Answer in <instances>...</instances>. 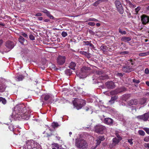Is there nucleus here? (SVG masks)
Returning a JSON list of instances; mask_svg holds the SVG:
<instances>
[{"instance_id":"obj_1","label":"nucleus","mask_w":149,"mask_h":149,"mask_svg":"<svg viewBox=\"0 0 149 149\" xmlns=\"http://www.w3.org/2000/svg\"><path fill=\"white\" fill-rule=\"evenodd\" d=\"M30 110V108L26 104L20 103L14 107L12 116L13 117L17 118H21L23 119H27L29 113H31Z\"/></svg>"},{"instance_id":"obj_2","label":"nucleus","mask_w":149,"mask_h":149,"mask_svg":"<svg viewBox=\"0 0 149 149\" xmlns=\"http://www.w3.org/2000/svg\"><path fill=\"white\" fill-rule=\"evenodd\" d=\"M75 146L79 149H86L88 146L87 141L81 138L75 139Z\"/></svg>"},{"instance_id":"obj_3","label":"nucleus","mask_w":149,"mask_h":149,"mask_svg":"<svg viewBox=\"0 0 149 149\" xmlns=\"http://www.w3.org/2000/svg\"><path fill=\"white\" fill-rule=\"evenodd\" d=\"M91 70L90 68L86 66L83 67L81 69V71L79 73H77V76L79 77L80 78H85L87 76V73Z\"/></svg>"},{"instance_id":"obj_4","label":"nucleus","mask_w":149,"mask_h":149,"mask_svg":"<svg viewBox=\"0 0 149 149\" xmlns=\"http://www.w3.org/2000/svg\"><path fill=\"white\" fill-rule=\"evenodd\" d=\"M95 129L96 133L102 134L106 130V128L102 125H97L95 127Z\"/></svg>"},{"instance_id":"obj_5","label":"nucleus","mask_w":149,"mask_h":149,"mask_svg":"<svg viewBox=\"0 0 149 149\" xmlns=\"http://www.w3.org/2000/svg\"><path fill=\"white\" fill-rule=\"evenodd\" d=\"M115 4L117 10L120 14H123L124 10L120 2L118 1H116L115 2Z\"/></svg>"},{"instance_id":"obj_6","label":"nucleus","mask_w":149,"mask_h":149,"mask_svg":"<svg viewBox=\"0 0 149 149\" xmlns=\"http://www.w3.org/2000/svg\"><path fill=\"white\" fill-rule=\"evenodd\" d=\"M149 118V113L147 112L145 113L144 114L138 116L136 117V118L138 119L142 120L144 121H147Z\"/></svg>"},{"instance_id":"obj_7","label":"nucleus","mask_w":149,"mask_h":149,"mask_svg":"<svg viewBox=\"0 0 149 149\" xmlns=\"http://www.w3.org/2000/svg\"><path fill=\"white\" fill-rule=\"evenodd\" d=\"M105 139V138L103 136H99L97 137V139L96 140L97 143L96 145L94 148L93 147L92 149H95L98 145H99L102 141H104Z\"/></svg>"},{"instance_id":"obj_8","label":"nucleus","mask_w":149,"mask_h":149,"mask_svg":"<svg viewBox=\"0 0 149 149\" xmlns=\"http://www.w3.org/2000/svg\"><path fill=\"white\" fill-rule=\"evenodd\" d=\"M142 23L146 25L149 23V17L145 15H143L141 17Z\"/></svg>"},{"instance_id":"obj_9","label":"nucleus","mask_w":149,"mask_h":149,"mask_svg":"<svg viewBox=\"0 0 149 149\" xmlns=\"http://www.w3.org/2000/svg\"><path fill=\"white\" fill-rule=\"evenodd\" d=\"M65 56H59L57 59V62L59 65H62L65 62Z\"/></svg>"},{"instance_id":"obj_10","label":"nucleus","mask_w":149,"mask_h":149,"mask_svg":"<svg viewBox=\"0 0 149 149\" xmlns=\"http://www.w3.org/2000/svg\"><path fill=\"white\" fill-rule=\"evenodd\" d=\"M74 107L77 110L81 109L82 107L85 105L86 103H72Z\"/></svg>"},{"instance_id":"obj_11","label":"nucleus","mask_w":149,"mask_h":149,"mask_svg":"<svg viewBox=\"0 0 149 149\" xmlns=\"http://www.w3.org/2000/svg\"><path fill=\"white\" fill-rule=\"evenodd\" d=\"M105 84L107 88L109 89H113L115 87L114 82L112 81L107 82Z\"/></svg>"},{"instance_id":"obj_12","label":"nucleus","mask_w":149,"mask_h":149,"mask_svg":"<svg viewBox=\"0 0 149 149\" xmlns=\"http://www.w3.org/2000/svg\"><path fill=\"white\" fill-rule=\"evenodd\" d=\"M6 46L8 48L11 49L14 47V44L13 42L10 41H8L6 42Z\"/></svg>"},{"instance_id":"obj_13","label":"nucleus","mask_w":149,"mask_h":149,"mask_svg":"<svg viewBox=\"0 0 149 149\" xmlns=\"http://www.w3.org/2000/svg\"><path fill=\"white\" fill-rule=\"evenodd\" d=\"M104 123L107 125H110L112 124L113 123V120L110 118H105L104 120Z\"/></svg>"},{"instance_id":"obj_14","label":"nucleus","mask_w":149,"mask_h":149,"mask_svg":"<svg viewBox=\"0 0 149 149\" xmlns=\"http://www.w3.org/2000/svg\"><path fill=\"white\" fill-rule=\"evenodd\" d=\"M133 68L132 67L125 66L123 67L122 70L124 72H130L133 70Z\"/></svg>"},{"instance_id":"obj_15","label":"nucleus","mask_w":149,"mask_h":149,"mask_svg":"<svg viewBox=\"0 0 149 149\" xmlns=\"http://www.w3.org/2000/svg\"><path fill=\"white\" fill-rule=\"evenodd\" d=\"M52 95L51 94H47V95H42V97L44 98L45 101H46L52 98Z\"/></svg>"},{"instance_id":"obj_16","label":"nucleus","mask_w":149,"mask_h":149,"mask_svg":"<svg viewBox=\"0 0 149 149\" xmlns=\"http://www.w3.org/2000/svg\"><path fill=\"white\" fill-rule=\"evenodd\" d=\"M85 101L83 100L78 98H75L72 100V102H85Z\"/></svg>"},{"instance_id":"obj_17","label":"nucleus","mask_w":149,"mask_h":149,"mask_svg":"<svg viewBox=\"0 0 149 149\" xmlns=\"http://www.w3.org/2000/svg\"><path fill=\"white\" fill-rule=\"evenodd\" d=\"M131 38L130 37H123L121 38V40L125 42L129 41L131 40Z\"/></svg>"},{"instance_id":"obj_18","label":"nucleus","mask_w":149,"mask_h":149,"mask_svg":"<svg viewBox=\"0 0 149 149\" xmlns=\"http://www.w3.org/2000/svg\"><path fill=\"white\" fill-rule=\"evenodd\" d=\"M120 141L118 139L116 138H113V142L114 143L112 145V146H114L115 145L117 144Z\"/></svg>"},{"instance_id":"obj_19","label":"nucleus","mask_w":149,"mask_h":149,"mask_svg":"<svg viewBox=\"0 0 149 149\" xmlns=\"http://www.w3.org/2000/svg\"><path fill=\"white\" fill-rule=\"evenodd\" d=\"M76 65V64L74 62H72L70 63L69 67L70 69L74 70L75 69V67Z\"/></svg>"},{"instance_id":"obj_20","label":"nucleus","mask_w":149,"mask_h":149,"mask_svg":"<svg viewBox=\"0 0 149 149\" xmlns=\"http://www.w3.org/2000/svg\"><path fill=\"white\" fill-rule=\"evenodd\" d=\"M59 125L57 122H53L52 123V126L54 129L58 127Z\"/></svg>"},{"instance_id":"obj_21","label":"nucleus","mask_w":149,"mask_h":149,"mask_svg":"<svg viewBox=\"0 0 149 149\" xmlns=\"http://www.w3.org/2000/svg\"><path fill=\"white\" fill-rule=\"evenodd\" d=\"M24 76L22 75H19L17 76L16 77V80L17 81H20L24 79Z\"/></svg>"},{"instance_id":"obj_22","label":"nucleus","mask_w":149,"mask_h":149,"mask_svg":"<svg viewBox=\"0 0 149 149\" xmlns=\"http://www.w3.org/2000/svg\"><path fill=\"white\" fill-rule=\"evenodd\" d=\"M126 90V88L125 87H121L119 88L117 90L116 93H119L122 92L123 91H125Z\"/></svg>"},{"instance_id":"obj_23","label":"nucleus","mask_w":149,"mask_h":149,"mask_svg":"<svg viewBox=\"0 0 149 149\" xmlns=\"http://www.w3.org/2000/svg\"><path fill=\"white\" fill-rule=\"evenodd\" d=\"M149 54V51H148L145 52L140 53L139 54V56H146L148 55Z\"/></svg>"},{"instance_id":"obj_24","label":"nucleus","mask_w":149,"mask_h":149,"mask_svg":"<svg viewBox=\"0 0 149 149\" xmlns=\"http://www.w3.org/2000/svg\"><path fill=\"white\" fill-rule=\"evenodd\" d=\"M117 96H115L113 97H111V100H110L109 101V102H117L118 101L117 100Z\"/></svg>"},{"instance_id":"obj_25","label":"nucleus","mask_w":149,"mask_h":149,"mask_svg":"<svg viewBox=\"0 0 149 149\" xmlns=\"http://www.w3.org/2000/svg\"><path fill=\"white\" fill-rule=\"evenodd\" d=\"M6 89V87L5 86L2 84H1L0 85V92H3Z\"/></svg>"},{"instance_id":"obj_26","label":"nucleus","mask_w":149,"mask_h":149,"mask_svg":"<svg viewBox=\"0 0 149 149\" xmlns=\"http://www.w3.org/2000/svg\"><path fill=\"white\" fill-rule=\"evenodd\" d=\"M45 14L50 19H54V17L50 14L49 12L48 11Z\"/></svg>"},{"instance_id":"obj_27","label":"nucleus","mask_w":149,"mask_h":149,"mask_svg":"<svg viewBox=\"0 0 149 149\" xmlns=\"http://www.w3.org/2000/svg\"><path fill=\"white\" fill-rule=\"evenodd\" d=\"M25 40L24 39L22 36H20L19 38V42L22 44H23Z\"/></svg>"},{"instance_id":"obj_28","label":"nucleus","mask_w":149,"mask_h":149,"mask_svg":"<svg viewBox=\"0 0 149 149\" xmlns=\"http://www.w3.org/2000/svg\"><path fill=\"white\" fill-rule=\"evenodd\" d=\"M138 132L140 135L143 136H144L145 134L144 132L142 130H139Z\"/></svg>"},{"instance_id":"obj_29","label":"nucleus","mask_w":149,"mask_h":149,"mask_svg":"<svg viewBox=\"0 0 149 149\" xmlns=\"http://www.w3.org/2000/svg\"><path fill=\"white\" fill-rule=\"evenodd\" d=\"M107 48L106 46H102L100 47V49L101 50L104 52L106 50Z\"/></svg>"},{"instance_id":"obj_30","label":"nucleus","mask_w":149,"mask_h":149,"mask_svg":"<svg viewBox=\"0 0 149 149\" xmlns=\"http://www.w3.org/2000/svg\"><path fill=\"white\" fill-rule=\"evenodd\" d=\"M65 73L67 75H70L72 74V72L70 69H67L65 71Z\"/></svg>"},{"instance_id":"obj_31","label":"nucleus","mask_w":149,"mask_h":149,"mask_svg":"<svg viewBox=\"0 0 149 149\" xmlns=\"http://www.w3.org/2000/svg\"><path fill=\"white\" fill-rule=\"evenodd\" d=\"M93 21L95 22H98V20L95 18H89L86 21V22L88 21Z\"/></svg>"},{"instance_id":"obj_32","label":"nucleus","mask_w":149,"mask_h":149,"mask_svg":"<svg viewBox=\"0 0 149 149\" xmlns=\"http://www.w3.org/2000/svg\"><path fill=\"white\" fill-rule=\"evenodd\" d=\"M8 128L10 131H13L14 129V127L13 125L11 124L9 126Z\"/></svg>"},{"instance_id":"obj_33","label":"nucleus","mask_w":149,"mask_h":149,"mask_svg":"<svg viewBox=\"0 0 149 149\" xmlns=\"http://www.w3.org/2000/svg\"><path fill=\"white\" fill-rule=\"evenodd\" d=\"M119 32L123 35H125L126 33V32L125 31H123L120 29H119Z\"/></svg>"},{"instance_id":"obj_34","label":"nucleus","mask_w":149,"mask_h":149,"mask_svg":"<svg viewBox=\"0 0 149 149\" xmlns=\"http://www.w3.org/2000/svg\"><path fill=\"white\" fill-rule=\"evenodd\" d=\"M6 102V100L4 98H3L2 97H0V102Z\"/></svg>"},{"instance_id":"obj_35","label":"nucleus","mask_w":149,"mask_h":149,"mask_svg":"<svg viewBox=\"0 0 149 149\" xmlns=\"http://www.w3.org/2000/svg\"><path fill=\"white\" fill-rule=\"evenodd\" d=\"M143 129L146 132L147 134H149V128L144 127L143 128Z\"/></svg>"},{"instance_id":"obj_36","label":"nucleus","mask_w":149,"mask_h":149,"mask_svg":"<svg viewBox=\"0 0 149 149\" xmlns=\"http://www.w3.org/2000/svg\"><path fill=\"white\" fill-rule=\"evenodd\" d=\"M61 35L63 37H65L67 36L68 34L66 32L63 31L62 32Z\"/></svg>"},{"instance_id":"obj_37","label":"nucleus","mask_w":149,"mask_h":149,"mask_svg":"<svg viewBox=\"0 0 149 149\" xmlns=\"http://www.w3.org/2000/svg\"><path fill=\"white\" fill-rule=\"evenodd\" d=\"M144 141L146 142H149V136L146 137L144 139Z\"/></svg>"},{"instance_id":"obj_38","label":"nucleus","mask_w":149,"mask_h":149,"mask_svg":"<svg viewBox=\"0 0 149 149\" xmlns=\"http://www.w3.org/2000/svg\"><path fill=\"white\" fill-rule=\"evenodd\" d=\"M87 24L90 26H94L95 25V23L93 22H89Z\"/></svg>"},{"instance_id":"obj_39","label":"nucleus","mask_w":149,"mask_h":149,"mask_svg":"<svg viewBox=\"0 0 149 149\" xmlns=\"http://www.w3.org/2000/svg\"><path fill=\"white\" fill-rule=\"evenodd\" d=\"M132 140L133 139H128V142L130 143V144L131 145H132L133 143L132 141Z\"/></svg>"},{"instance_id":"obj_40","label":"nucleus","mask_w":149,"mask_h":149,"mask_svg":"<svg viewBox=\"0 0 149 149\" xmlns=\"http://www.w3.org/2000/svg\"><path fill=\"white\" fill-rule=\"evenodd\" d=\"M29 38L30 39L32 40H33L35 39V38L34 36L31 34L29 35Z\"/></svg>"},{"instance_id":"obj_41","label":"nucleus","mask_w":149,"mask_h":149,"mask_svg":"<svg viewBox=\"0 0 149 149\" xmlns=\"http://www.w3.org/2000/svg\"><path fill=\"white\" fill-rule=\"evenodd\" d=\"M133 82L136 84H139V83H140V81L139 80L133 79Z\"/></svg>"},{"instance_id":"obj_42","label":"nucleus","mask_w":149,"mask_h":149,"mask_svg":"<svg viewBox=\"0 0 149 149\" xmlns=\"http://www.w3.org/2000/svg\"><path fill=\"white\" fill-rule=\"evenodd\" d=\"M141 8L140 7H138L135 9V12L136 13H137L138 11L140 10Z\"/></svg>"},{"instance_id":"obj_43","label":"nucleus","mask_w":149,"mask_h":149,"mask_svg":"<svg viewBox=\"0 0 149 149\" xmlns=\"http://www.w3.org/2000/svg\"><path fill=\"white\" fill-rule=\"evenodd\" d=\"M21 35L24 37L26 38H28V36L25 33H24V32H22V33Z\"/></svg>"},{"instance_id":"obj_44","label":"nucleus","mask_w":149,"mask_h":149,"mask_svg":"<svg viewBox=\"0 0 149 149\" xmlns=\"http://www.w3.org/2000/svg\"><path fill=\"white\" fill-rule=\"evenodd\" d=\"M90 42L89 41H84L83 45H89Z\"/></svg>"},{"instance_id":"obj_45","label":"nucleus","mask_w":149,"mask_h":149,"mask_svg":"<svg viewBox=\"0 0 149 149\" xmlns=\"http://www.w3.org/2000/svg\"><path fill=\"white\" fill-rule=\"evenodd\" d=\"M80 53L82 54H83V55H85V56H86V55H87V53L86 52H84V51H80Z\"/></svg>"},{"instance_id":"obj_46","label":"nucleus","mask_w":149,"mask_h":149,"mask_svg":"<svg viewBox=\"0 0 149 149\" xmlns=\"http://www.w3.org/2000/svg\"><path fill=\"white\" fill-rule=\"evenodd\" d=\"M145 73L146 74H148L149 73V70L148 68H146L145 70Z\"/></svg>"},{"instance_id":"obj_47","label":"nucleus","mask_w":149,"mask_h":149,"mask_svg":"<svg viewBox=\"0 0 149 149\" xmlns=\"http://www.w3.org/2000/svg\"><path fill=\"white\" fill-rule=\"evenodd\" d=\"M53 145L54 146L56 147L57 149L59 148V145L57 143H54L53 144Z\"/></svg>"},{"instance_id":"obj_48","label":"nucleus","mask_w":149,"mask_h":149,"mask_svg":"<svg viewBox=\"0 0 149 149\" xmlns=\"http://www.w3.org/2000/svg\"><path fill=\"white\" fill-rule=\"evenodd\" d=\"M129 53V52L127 51H124L123 52H121L120 53L121 54H128Z\"/></svg>"},{"instance_id":"obj_49","label":"nucleus","mask_w":149,"mask_h":149,"mask_svg":"<svg viewBox=\"0 0 149 149\" xmlns=\"http://www.w3.org/2000/svg\"><path fill=\"white\" fill-rule=\"evenodd\" d=\"M42 15V14L40 13H36L35 15V16H41Z\"/></svg>"},{"instance_id":"obj_50","label":"nucleus","mask_w":149,"mask_h":149,"mask_svg":"<svg viewBox=\"0 0 149 149\" xmlns=\"http://www.w3.org/2000/svg\"><path fill=\"white\" fill-rule=\"evenodd\" d=\"M56 135L55 136V137L56 138V139L58 141L60 140V139H61L60 137L59 136H58V135L57 134H56Z\"/></svg>"},{"instance_id":"obj_51","label":"nucleus","mask_w":149,"mask_h":149,"mask_svg":"<svg viewBox=\"0 0 149 149\" xmlns=\"http://www.w3.org/2000/svg\"><path fill=\"white\" fill-rule=\"evenodd\" d=\"M117 137L118 138L117 139H118L119 140L121 141L122 139V138L119 135H117Z\"/></svg>"},{"instance_id":"obj_52","label":"nucleus","mask_w":149,"mask_h":149,"mask_svg":"<svg viewBox=\"0 0 149 149\" xmlns=\"http://www.w3.org/2000/svg\"><path fill=\"white\" fill-rule=\"evenodd\" d=\"M48 11L45 9H43L41 11L45 14Z\"/></svg>"},{"instance_id":"obj_53","label":"nucleus","mask_w":149,"mask_h":149,"mask_svg":"<svg viewBox=\"0 0 149 149\" xmlns=\"http://www.w3.org/2000/svg\"><path fill=\"white\" fill-rule=\"evenodd\" d=\"M54 135V136H55V135H54L52 133H51L50 134H47V137H49V136H52Z\"/></svg>"},{"instance_id":"obj_54","label":"nucleus","mask_w":149,"mask_h":149,"mask_svg":"<svg viewBox=\"0 0 149 149\" xmlns=\"http://www.w3.org/2000/svg\"><path fill=\"white\" fill-rule=\"evenodd\" d=\"M137 101V100L135 99H133L131 100V102H136Z\"/></svg>"},{"instance_id":"obj_55","label":"nucleus","mask_w":149,"mask_h":149,"mask_svg":"<svg viewBox=\"0 0 149 149\" xmlns=\"http://www.w3.org/2000/svg\"><path fill=\"white\" fill-rule=\"evenodd\" d=\"M117 75L120 77H122L123 76V74L121 73H118Z\"/></svg>"},{"instance_id":"obj_56","label":"nucleus","mask_w":149,"mask_h":149,"mask_svg":"<svg viewBox=\"0 0 149 149\" xmlns=\"http://www.w3.org/2000/svg\"><path fill=\"white\" fill-rule=\"evenodd\" d=\"M74 88H77L78 89V90H80L81 89H82V88L80 87L77 86H75V87H74Z\"/></svg>"},{"instance_id":"obj_57","label":"nucleus","mask_w":149,"mask_h":149,"mask_svg":"<svg viewBox=\"0 0 149 149\" xmlns=\"http://www.w3.org/2000/svg\"><path fill=\"white\" fill-rule=\"evenodd\" d=\"M107 78V76H105V77H101V78H100V79H106V78Z\"/></svg>"},{"instance_id":"obj_58","label":"nucleus","mask_w":149,"mask_h":149,"mask_svg":"<svg viewBox=\"0 0 149 149\" xmlns=\"http://www.w3.org/2000/svg\"><path fill=\"white\" fill-rule=\"evenodd\" d=\"M38 19L40 21H42L43 20V18L42 17H39L38 18Z\"/></svg>"},{"instance_id":"obj_59","label":"nucleus","mask_w":149,"mask_h":149,"mask_svg":"<svg viewBox=\"0 0 149 149\" xmlns=\"http://www.w3.org/2000/svg\"><path fill=\"white\" fill-rule=\"evenodd\" d=\"M98 4L96 2V1L93 4V5L94 6H97Z\"/></svg>"},{"instance_id":"obj_60","label":"nucleus","mask_w":149,"mask_h":149,"mask_svg":"<svg viewBox=\"0 0 149 149\" xmlns=\"http://www.w3.org/2000/svg\"><path fill=\"white\" fill-rule=\"evenodd\" d=\"M90 47H92V48H93L94 47V45L92 44L91 43V42H90L89 44V45Z\"/></svg>"},{"instance_id":"obj_61","label":"nucleus","mask_w":149,"mask_h":149,"mask_svg":"<svg viewBox=\"0 0 149 149\" xmlns=\"http://www.w3.org/2000/svg\"><path fill=\"white\" fill-rule=\"evenodd\" d=\"M3 43V41L2 40H0V47L1 46Z\"/></svg>"},{"instance_id":"obj_62","label":"nucleus","mask_w":149,"mask_h":149,"mask_svg":"<svg viewBox=\"0 0 149 149\" xmlns=\"http://www.w3.org/2000/svg\"><path fill=\"white\" fill-rule=\"evenodd\" d=\"M49 21V20L48 19H45L44 20V21L45 22H47Z\"/></svg>"},{"instance_id":"obj_63","label":"nucleus","mask_w":149,"mask_h":149,"mask_svg":"<svg viewBox=\"0 0 149 149\" xmlns=\"http://www.w3.org/2000/svg\"><path fill=\"white\" fill-rule=\"evenodd\" d=\"M97 3H98V4H99V3H101V2L100 1V0H98L97 1H96Z\"/></svg>"},{"instance_id":"obj_64","label":"nucleus","mask_w":149,"mask_h":149,"mask_svg":"<svg viewBox=\"0 0 149 149\" xmlns=\"http://www.w3.org/2000/svg\"><path fill=\"white\" fill-rule=\"evenodd\" d=\"M146 83L148 86H149V81H147L146 82Z\"/></svg>"}]
</instances>
